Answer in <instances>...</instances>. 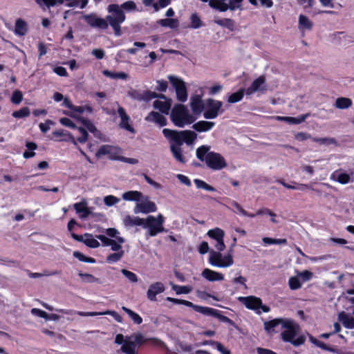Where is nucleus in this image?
<instances>
[{
	"instance_id": "nucleus-1",
	"label": "nucleus",
	"mask_w": 354,
	"mask_h": 354,
	"mask_svg": "<svg viewBox=\"0 0 354 354\" xmlns=\"http://www.w3.org/2000/svg\"><path fill=\"white\" fill-rule=\"evenodd\" d=\"M105 234H99L94 236L92 234L85 233L82 237V243L91 248H97L100 243L97 239L102 242L103 247L109 246L114 252L109 254L106 257V262L114 263L120 261L124 255V251L122 249V244L125 242L124 238L120 236L119 231L110 227L104 230Z\"/></svg>"
},
{
	"instance_id": "nucleus-2",
	"label": "nucleus",
	"mask_w": 354,
	"mask_h": 354,
	"mask_svg": "<svg viewBox=\"0 0 354 354\" xmlns=\"http://www.w3.org/2000/svg\"><path fill=\"white\" fill-rule=\"evenodd\" d=\"M210 147L203 145L196 149V157L205 161L207 166L213 170H221L227 167L225 158L218 153L210 151Z\"/></svg>"
},
{
	"instance_id": "nucleus-3",
	"label": "nucleus",
	"mask_w": 354,
	"mask_h": 354,
	"mask_svg": "<svg viewBox=\"0 0 354 354\" xmlns=\"http://www.w3.org/2000/svg\"><path fill=\"white\" fill-rule=\"evenodd\" d=\"M281 329L282 330L281 337L283 342H290L295 346L304 344L306 338L304 335L297 336L300 327L292 319L285 318Z\"/></svg>"
},
{
	"instance_id": "nucleus-4",
	"label": "nucleus",
	"mask_w": 354,
	"mask_h": 354,
	"mask_svg": "<svg viewBox=\"0 0 354 354\" xmlns=\"http://www.w3.org/2000/svg\"><path fill=\"white\" fill-rule=\"evenodd\" d=\"M109 15L106 17V22L113 28L115 35H122L121 24L126 20L124 12L121 9L120 5L116 3L109 4L107 7Z\"/></svg>"
},
{
	"instance_id": "nucleus-5",
	"label": "nucleus",
	"mask_w": 354,
	"mask_h": 354,
	"mask_svg": "<svg viewBox=\"0 0 354 354\" xmlns=\"http://www.w3.org/2000/svg\"><path fill=\"white\" fill-rule=\"evenodd\" d=\"M162 133L166 138L172 142L176 146H181L183 142L191 145L196 139V133L192 131H175L164 129Z\"/></svg>"
},
{
	"instance_id": "nucleus-6",
	"label": "nucleus",
	"mask_w": 354,
	"mask_h": 354,
	"mask_svg": "<svg viewBox=\"0 0 354 354\" xmlns=\"http://www.w3.org/2000/svg\"><path fill=\"white\" fill-rule=\"evenodd\" d=\"M170 118L175 126L181 128L193 123L195 120V118L183 104H177L174 106Z\"/></svg>"
},
{
	"instance_id": "nucleus-7",
	"label": "nucleus",
	"mask_w": 354,
	"mask_h": 354,
	"mask_svg": "<svg viewBox=\"0 0 354 354\" xmlns=\"http://www.w3.org/2000/svg\"><path fill=\"white\" fill-rule=\"evenodd\" d=\"M164 222L165 218L161 214H159L156 217L149 216L146 218H144L142 227L147 229V233L150 236H155L158 233L165 231L163 227Z\"/></svg>"
},
{
	"instance_id": "nucleus-8",
	"label": "nucleus",
	"mask_w": 354,
	"mask_h": 354,
	"mask_svg": "<svg viewBox=\"0 0 354 354\" xmlns=\"http://www.w3.org/2000/svg\"><path fill=\"white\" fill-rule=\"evenodd\" d=\"M221 251L210 250L209 263L215 267L227 268L234 264V260L231 254L223 255Z\"/></svg>"
},
{
	"instance_id": "nucleus-9",
	"label": "nucleus",
	"mask_w": 354,
	"mask_h": 354,
	"mask_svg": "<svg viewBox=\"0 0 354 354\" xmlns=\"http://www.w3.org/2000/svg\"><path fill=\"white\" fill-rule=\"evenodd\" d=\"M238 300L247 308L256 311L257 314L270 311V308L263 305L262 300L259 297L255 296L239 297Z\"/></svg>"
},
{
	"instance_id": "nucleus-10",
	"label": "nucleus",
	"mask_w": 354,
	"mask_h": 354,
	"mask_svg": "<svg viewBox=\"0 0 354 354\" xmlns=\"http://www.w3.org/2000/svg\"><path fill=\"white\" fill-rule=\"evenodd\" d=\"M223 102L214 99H207L205 104L203 116L205 119H214L223 112Z\"/></svg>"
},
{
	"instance_id": "nucleus-11",
	"label": "nucleus",
	"mask_w": 354,
	"mask_h": 354,
	"mask_svg": "<svg viewBox=\"0 0 354 354\" xmlns=\"http://www.w3.org/2000/svg\"><path fill=\"white\" fill-rule=\"evenodd\" d=\"M115 343L122 344L121 351L125 354H137L138 346L133 342L131 337H124L122 334H118L115 339Z\"/></svg>"
},
{
	"instance_id": "nucleus-12",
	"label": "nucleus",
	"mask_w": 354,
	"mask_h": 354,
	"mask_svg": "<svg viewBox=\"0 0 354 354\" xmlns=\"http://www.w3.org/2000/svg\"><path fill=\"white\" fill-rule=\"evenodd\" d=\"M55 310L57 312L62 313H64L66 315H78L82 316V317H88V316L93 317V316L102 315H111L114 317V319L118 322H122V321L121 316L118 313H117L115 311H111V310H106L105 312H100V313L75 311V310H71V309H69V310L55 309Z\"/></svg>"
},
{
	"instance_id": "nucleus-13",
	"label": "nucleus",
	"mask_w": 354,
	"mask_h": 354,
	"mask_svg": "<svg viewBox=\"0 0 354 354\" xmlns=\"http://www.w3.org/2000/svg\"><path fill=\"white\" fill-rule=\"evenodd\" d=\"M168 79L175 88L178 100L185 102L187 100V92L185 82L174 75H169Z\"/></svg>"
},
{
	"instance_id": "nucleus-14",
	"label": "nucleus",
	"mask_w": 354,
	"mask_h": 354,
	"mask_svg": "<svg viewBox=\"0 0 354 354\" xmlns=\"http://www.w3.org/2000/svg\"><path fill=\"white\" fill-rule=\"evenodd\" d=\"M156 210V205L154 202L150 201L148 196L144 198L142 197L140 201L136 203L133 209L135 214H149L155 212Z\"/></svg>"
},
{
	"instance_id": "nucleus-15",
	"label": "nucleus",
	"mask_w": 354,
	"mask_h": 354,
	"mask_svg": "<svg viewBox=\"0 0 354 354\" xmlns=\"http://www.w3.org/2000/svg\"><path fill=\"white\" fill-rule=\"evenodd\" d=\"M207 235L216 241L214 247L218 251H223L225 249V245L223 241L225 232L222 229L215 227L209 230L207 232Z\"/></svg>"
},
{
	"instance_id": "nucleus-16",
	"label": "nucleus",
	"mask_w": 354,
	"mask_h": 354,
	"mask_svg": "<svg viewBox=\"0 0 354 354\" xmlns=\"http://www.w3.org/2000/svg\"><path fill=\"white\" fill-rule=\"evenodd\" d=\"M120 153L121 151L119 148L109 145H104L100 147L95 155L97 158L109 155L110 159L119 160L121 156Z\"/></svg>"
},
{
	"instance_id": "nucleus-17",
	"label": "nucleus",
	"mask_w": 354,
	"mask_h": 354,
	"mask_svg": "<svg viewBox=\"0 0 354 354\" xmlns=\"http://www.w3.org/2000/svg\"><path fill=\"white\" fill-rule=\"evenodd\" d=\"M86 22L93 28H97L106 30L109 27V24L106 22V18L103 19L99 17L96 14L86 15L83 17Z\"/></svg>"
},
{
	"instance_id": "nucleus-18",
	"label": "nucleus",
	"mask_w": 354,
	"mask_h": 354,
	"mask_svg": "<svg viewBox=\"0 0 354 354\" xmlns=\"http://www.w3.org/2000/svg\"><path fill=\"white\" fill-rule=\"evenodd\" d=\"M266 91V77L264 75H260L255 79L252 82L251 85L245 90V93L248 95H250L255 92L264 93Z\"/></svg>"
},
{
	"instance_id": "nucleus-19",
	"label": "nucleus",
	"mask_w": 354,
	"mask_h": 354,
	"mask_svg": "<svg viewBox=\"0 0 354 354\" xmlns=\"http://www.w3.org/2000/svg\"><path fill=\"white\" fill-rule=\"evenodd\" d=\"M127 95L133 100L138 101H148L156 98L158 94L155 92L147 91L143 93L138 90L130 88L127 91Z\"/></svg>"
},
{
	"instance_id": "nucleus-20",
	"label": "nucleus",
	"mask_w": 354,
	"mask_h": 354,
	"mask_svg": "<svg viewBox=\"0 0 354 354\" xmlns=\"http://www.w3.org/2000/svg\"><path fill=\"white\" fill-rule=\"evenodd\" d=\"M156 97H158V100H155L153 103L154 109H158L162 113L168 114L171 109V100L167 99L162 94H158Z\"/></svg>"
},
{
	"instance_id": "nucleus-21",
	"label": "nucleus",
	"mask_w": 354,
	"mask_h": 354,
	"mask_svg": "<svg viewBox=\"0 0 354 354\" xmlns=\"http://www.w3.org/2000/svg\"><path fill=\"white\" fill-rule=\"evenodd\" d=\"M118 113L120 118V122L119 123V127L121 129H124L131 133H135V130L133 127L130 124V117L127 115L125 109L122 106H118Z\"/></svg>"
},
{
	"instance_id": "nucleus-22",
	"label": "nucleus",
	"mask_w": 354,
	"mask_h": 354,
	"mask_svg": "<svg viewBox=\"0 0 354 354\" xmlns=\"http://www.w3.org/2000/svg\"><path fill=\"white\" fill-rule=\"evenodd\" d=\"M200 313L205 315H211L212 317L218 318L221 322L227 323L231 326L234 325V322L232 319H230L226 316L221 315L219 310L216 309L202 306L200 310Z\"/></svg>"
},
{
	"instance_id": "nucleus-23",
	"label": "nucleus",
	"mask_w": 354,
	"mask_h": 354,
	"mask_svg": "<svg viewBox=\"0 0 354 354\" xmlns=\"http://www.w3.org/2000/svg\"><path fill=\"white\" fill-rule=\"evenodd\" d=\"M165 287L162 282L157 281L151 283L147 292V299L151 301H156V295L163 292Z\"/></svg>"
},
{
	"instance_id": "nucleus-24",
	"label": "nucleus",
	"mask_w": 354,
	"mask_h": 354,
	"mask_svg": "<svg viewBox=\"0 0 354 354\" xmlns=\"http://www.w3.org/2000/svg\"><path fill=\"white\" fill-rule=\"evenodd\" d=\"M201 275L209 281H219L224 279V276L223 274L209 268L204 269L201 273Z\"/></svg>"
},
{
	"instance_id": "nucleus-25",
	"label": "nucleus",
	"mask_w": 354,
	"mask_h": 354,
	"mask_svg": "<svg viewBox=\"0 0 354 354\" xmlns=\"http://www.w3.org/2000/svg\"><path fill=\"white\" fill-rule=\"evenodd\" d=\"M330 180L337 181L340 184L345 185L351 182V175L342 172L340 170H336L332 173L330 177Z\"/></svg>"
},
{
	"instance_id": "nucleus-26",
	"label": "nucleus",
	"mask_w": 354,
	"mask_h": 354,
	"mask_svg": "<svg viewBox=\"0 0 354 354\" xmlns=\"http://www.w3.org/2000/svg\"><path fill=\"white\" fill-rule=\"evenodd\" d=\"M309 116L308 113L301 115L297 118L287 116H275L274 119L278 121L286 122L291 124H299L306 120Z\"/></svg>"
},
{
	"instance_id": "nucleus-27",
	"label": "nucleus",
	"mask_w": 354,
	"mask_h": 354,
	"mask_svg": "<svg viewBox=\"0 0 354 354\" xmlns=\"http://www.w3.org/2000/svg\"><path fill=\"white\" fill-rule=\"evenodd\" d=\"M337 319L342 322L344 328L348 329L354 328V317L346 313L344 311L338 313Z\"/></svg>"
},
{
	"instance_id": "nucleus-28",
	"label": "nucleus",
	"mask_w": 354,
	"mask_h": 354,
	"mask_svg": "<svg viewBox=\"0 0 354 354\" xmlns=\"http://www.w3.org/2000/svg\"><path fill=\"white\" fill-rule=\"evenodd\" d=\"M190 106L194 113H201L204 111L205 104L200 95H194L190 99Z\"/></svg>"
},
{
	"instance_id": "nucleus-29",
	"label": "nucleus",
	"mask_w": 354,
	"mask_h": 354,
	"mask_svg": "<svg viewBox=\"0 0 354 354\" xmlns=\"http://www.w3.org/2000/svg\"><path fill=\"white\" fill-rule=\"evenodd\" d=\"M87 203L85 200L82 201L80 203H75L73 207L77 214H80V218H86L91 213L89 209L86 206Z\"/></svg>"
},
{
	"instance_id": "nucleus-30",
	"label": "nucleus",
	"mask_w": 354,
	"mask_h": 354,
	"mask_svg": "<svg viewBox=\"0 0 354 354\" xmlns=\"http://www.w3.org/2000/svg\"><path fill=\"white\" fill-rule=\"evenodd\" d=\"M145 120L148 122L156 123L160 127H163L167 124L166 118L160 113L155 111H151L149 113V115L145 118Z\"/></svg>"
},
{
	"instance_id": "nucleus-31",
	"label": "nucleus",
	"mask_w": 354,
	"mask_h": 354,
	"mask_svg": "<svg viewBox=\"0 0 354 354\" xmlns=\"http://www.w3.org/2000/svg\"><path fill=\"white\" fill-rule=\"evenodd\" d=\"M285 318H277L270 321L265 322L263 324L264 329L268 333H272L275 332V328L278 326H281V328L283 326V322Z\"/></svg>"
},
{
	"instance_id": "nucleus-32",
	"label": "nucleus",
	"mask_w": 354,
	"mask_h": 354,
	"mask_svg": "<svg viewBox=\"0 0 354 354\" xmlns=\"http://www.w3.org/2000/svg\"><path fill=\"white\" fill-rule=\"evenodd\" d=\"M144 218L138 216H126L123 219V223L125 227H131L133 226H142L144 224Z\"/></svg>"
},
{
	"instance_id": "nucleus-33",
	"label": "nucleus",
	"mask_w": 354,
	"mask_h": 354,
	"mask_svg": "<svg viewBox=\"0 0 354 354\" xmlns=\"http://www.w3.org/2000/svg\"><path fill=\"white\" fill-rule=\"evenodd\" d=\"M170 151L174 158L180 163H185L186 160L183 153L181 146H176L174 144H170Z\"/></svg>"
},
{
	"instance_id": "nucleus-34",
	"label": "nucleus",
	"mask_w": 354,
	"mask_h": 354,
	"mask_svg": "<svg viewBox=\"0 0 354 354\" xmlns=\"http://www.w3.org/2000/svg\"><path fill=\"white\" fill-rule=\"evenodd\" d=\"M214 125L215 123L214 122L201 120L195 123L192 127L198 132H203L209 131Z\"/></svg>"
},
{
	"instance_id": "nucleus-35",
	"label": "nucleus",
	"mask_w": 354,
	"mask_h": 354,
	"mask_svg": "<svg viewBox=\"0 0 354 354\" xmlns=\"http://www.w3.org/2000/svg\"><path fill=\"white\" fill-rule=\"evenodd\" d=\"M71 111H73V112L68 113V112L64 111V113L66 115H68L72 118H77L75 113H82L84 111H87L91 113L93 112V109L88 105H85V106H74L73 105V108H72ZM78 119L81 120L82 118H78Z\"/></svg>"
},
{
	"instance_id": "nucleus-36",
	"label": "nucleus",
	"mask_w": 354,
	"mask_h": 354,
	"mask_svg": "<svg viewBox=\"0 0 354 354\" xmlns=\"http://www.w3.org/2000/svg\"><path fill=\"white\" fill-rule=\"evenodd\" d=\"M166 300L171 301L175 304H183L187 307L192 308L194 310H196V312H198V313H200L201 308L202 307L201 306L195 305L192 302L187 301V300L179 299L169 297H167Z\"/></svg>"
},
{
	"instance_id": "nucleus-37",
	"label": "nucleus",
	"mask_w": 354,
	"mask_h": 354,
	"mask_svg": "<svg viewBox=\"0 0 354 354\" xmlns=\"http://www.w3.org/2000/svg\"><path fill=\"white\" fill-rule=\"evenodd\" d=\"M28 30L27 24L21 19H17L15 26V33L19 36H24Z\"/></svg>"
},
{
	"instance_id": "nucleus-38",
	"label": "nucleus",
	"mask_w": 354,
	"mask_h": 354,
	"mask_svg": "<svg viewBox=\"0 0 354 354\" xmlns=\"http://www.w3.org/2000/svg\"><path fill=\"white\" fill-rule=\"evenodd\" d=\"M142 196V193L138 191H129L124 192L122 195V198L123 200L128 201H136L137 203L140 201Z\"/></svg>"
},
{
	"instance_id": "nucleus-39",
	"label": "nucleus",
	"mask_w": 354,
	"mask_h": 354,
	"mask_svg": "<svg viewBox=\"0 0 354 354\" xmlns=\"http://www.w3.org/2000/svg\"><path fill=\"white\" fill-rule=\"evenodd\" d=\"M203 2L209 1V6L215 9H217L220 11H226L227 10V0H201Z\"/></svg>"
},
{
	"instance_id": "nucleus-40",
	"label": "nucleus",
	"mask_w": 354,
	"mask_h": 354,
	"mask_svg": "<svg viewBox=\"0 0 354 354\" xmlns=\"http://www.w3.org/2000/svg\"><path fill=\"white\" fill-rule=\"evenodd\" d=\"M231 205L232 207H233L232 209V210L234 212V213H237V214H239L242 216H248V217H250V218H253L255 216V215L254 214H251V213H248V212H246L243 207L242 206L239 204L236 201H231Z\"/></svg>"
},
{
	"instance_id": "nucleus-41",
	"label": "nucleus",
	"mask_w": 354,
	"mask_h": 354,
	"mask_svg": "<svg viewBox=\"0 0 354 354\" xmlns=\"http://www.w3.org/2000/svg\"><path fill=\"white\" fill-rule=\"evenodd\" d=\"M162 27H169L175 29L179 26V21L177 19H162L157 21Z\"/></svg>"
},
{
	"instance_id": "nucleus-42",
	"label": "nucleus",
	"mask_w": 354,
	"mask_h": 354,
	"mask_svg": "<svg viewBox=\"0 0 354 354\" xmlns=\"http://www.w3.org/2000/svg\"><path fill=\"white\" fill-rule=\"evenodd\" d=\"M313 22L305 15H300L299 17V28L300 30H311Z\"/></svg>"
},
{
	"instance_id": "nucleus-43",
	"label": "nucleus",
	"mask_w": 354,
	"mask_h": 354,
	"mask_svg": "<svg viewBox=\"0 0 354 354\" xmlns=\"http://www.w3.org/2000/svg\"><path fill=\"white\" fill-rule=\"evenodd\" d=\"M351 105H352V100L349 98L343 97L337 98L335 103V106L337 109H348V108L351 107Z\"/></svg>"
},
{
	"instance_id": "nucleus-44",
	"label": "nucleus",
	"mask_w": 354,
	"mask_h": 354,
	"mask_svg": "<svg viewBox=\"0 0 354 354\" xmlns=\"http://www.w3.org/2000/svg\"><path fill=\"white\" fill-rule=\"evenodd\" d=\"M312 140L315 142L319 143L321 145L328 146L330 145H334L335 146L338 145L337 141L334 138H313Z\"/></svg>"
},
{
	"instance_id": "nucleus-45",
	"label": "nucleus",
	"mask_w": 354,
	"mask_h": 354,
	"mask_svg": "<svg viewBox=\"0 0 354 354\" xmlns=\"http://www.w3.org/2000/svg\"><path fill=\"white\" fill-rule=\"evenodd\" d=\"M122 310L123 311H124L129 315V317L132 319V321L135 324H140L142 322V317L138 314L136 313L131 309H129L125 306H122Z\"/></svg>"
},
{
	"instance_id": "nucleus-46",
	"label": "nucleus",
	"mask_w": 354,
	"mask_h": 354,
	"mask_svg": "<svg viewBox=\"0 0 354 354\" xmlns=\"http://www.w3.org/2000/svg\"><path fill=\"white\" fill-rule=\"evenodd\" d=\"M102 73L111 79L126 80L128 78V74L124 72L113 73L108 70L103 71Z\"/></svg>"
},
{
	"instance_id": "nucleus-47",
	"label": "nucleus",
	"mask_w": 354,
	"mask_h": 354,
	"mask_svg": "<svg viewBox=\"0 0 354 354\" xmlns=\"http://www.w3.org/2000/svg\"><path fill=\"white\" fill-rule=\"evenodd\" d=\"M245 89L241 88L237 92L231 94L227 99L229 103H236L241 101L244 95Z\"/></svg>"
},
{
	"instance_id": "nucleus-48",
	"label": "nucleus",
	"mask_w": 354,
	"mask_h": 354,
	"mask_svg": "<svg viewBox=\"0 0 354 354\" xmlns=\"http://www.w3.org/2000/svg\"><path fill=\"white\" fill-rule=\"evenodd\" d=\"M60 274H61V272L59 270H55L53 272L44 270L42 273L31 272L29 274V277L30 278L35 279V278H39V277H50V276H53V275H58Z\"/></svg>"
},
{
	"instance_id": "nucleus-49",
	"label": "nucleus",
	"mask_w": 354,
	"mask_h": 354,
	"mask_svg": "<svg viewBox=\"0 0 354 354\" xmlns=\"http://www.w3.org/2000/svg\"><path fill=\"white\" fill-rule=\"evenodd\" d=\"M194 182L198 189H203L209 192L216 191L214 187L201 179H194Z\"/></svg>"
},
{
	"instance_id": "nucleus-50",
	"label": "nucleus",
	"mask_w": 354,
	"mask_h": 354,
	"mask_svg": "<svg viewBox=\"0 0 354 354\" xmlns=\"http://www.w3.org/2000/svg\"><path fill=\"white\" fill-rule=\"evenodd\" d=\"M120 7H121V9L122 10H126L127 12L137 10L136 3L133 1H131V0L125 1L124 3L121 4L120 6Z\"/></svg>"
},
{
	"instance_id": "nucleus-51",
	"label": "nucleus",
	"mask_w": 354,
	"mask_h": 354,
	"mask_svg": "<svg viewBox=\"0 0 354 354\" xmlns=\"http://www.w3.org/2000/svg\"><path fill=\"white\" fill-rule=\"evenodd\" d=\"M30 109L28 107H23L18 111L12 113V116L15 118H22L30 115Z\"/></svg>"
},
{
	"instance_id": "nucleus-52",
	"label": "nucleus",
	"mask_w": 354,
	"mask_h": 354,
	"mask_svg": "<svg viewBox=\"0 0 354 354\" xmlns=\"http://www.w3.org/2000/svg\"><path fill=\"white\" fill-rule=\"evenodd\" d=\"M288 285L291 290H297L301 287V283L298 277H292L289 279Z\"/></svg>"
},
{
	"instance_id": "nucleus-53",
	"label": "nucleus",
	"mask_w": 354,
	"mask_h": 354,
	"mask_svg": "<svg viewBox=\"0 0 354 354\" xmlns=\"http://www.w3.org/2000/svg\"><path fill=\"white\" fill-rule=\"evenodd\" d=\"M215 23L219 26L227 27L232 30L234 28V21L230 19H215Z\"/></svg>"
},
{
	"instance_id": "nucleus-54",
	"label": "nucleus",
	"mask_w": 354,
	"mask_h": 354,
	"mask_svg": "<svg viewBox=\"0 0 354 354\" xmlns=\"http://www.w3.org/2000/svg\"><path fill=\"white\" fill-rule=\"evenodd\" d=\"M78 275L82 278L84 283H95L98 281L96 277L91 274L80 272Z\"/></svg>"
},
{
	"instance_id": "nucleus-55",
	"label": "nucleus",
	"mask_w": 354,
	"mask_h": 354,
	"mask_svg": "<svg viewBox=\"0 0 354 354\" xmlns=\"http://www.w3.org/2000/svg\"><path fill=\"white\" fill-rule=\"evenodd\" d=\"M121 272L129 281L132 283H136L138 281V277L133 272H131L126 269H122L121 270Z\"/></svg>"
},
{
	"instance_id": "nucleus-56",
	"label": "nucleus",
	"mask_w": 354,
	"mask_h": 354,
	"mask_svg": "<svg viewBox=\"0 0 354 354\" xmlns=\"http://www.w3.org/2000/svg\"><path fill=\"white\" fill-rule=\"evenodd\" d=\"M120 201V198L113 196L109 195L104 198V203L106 206L111 207L117 204Z\"/></svg>"
},
{
	"instance_id": "nucleus-57",
	"label": "nucleus",
	"mask_w": 354,
	"mask_h": 354,
	"mask_svg": "<svg viewBox=\"0 0 354 354\" xmlns=\"http://www.w3.org/2000/svg\"><path fill=\"white\" fill-rule=\"evenodd\" d=\"M202 22L196 14H192L191 16V27L196 29L202 26Z\"/></svg>"
},
{
	"instance_id": "nucleus-58",
	"label": "nucleus",
	"mask_w": 354,
	"mask_h": 354,
	"mask_svg": "<svg viewBox=\"0 0 354 354\" xmlns=\"http://www.w3.org/2000/svg\"><path fill=\"white\" fill-rule=\"evenodd\" d=\"M22 100H23L22 93L19 90L15 91L12 95L11 102L13 104H19V103H21Z\"/></svg>"
},
{
	"instance_id": "nucleus-59",
	"label": "nucleus",
	"mask_w": 354,
	"mask_h": 354,
	"mask_svg": "<svg viewBox=\"0 0 354 354\" xmlns=\"http://www.w3.org/2000/svg\"><path fill=\"white\" fill-rule=\"evenodd\" d=\"M174 290L176 291V294H188L191 292L192 288L189 286H180L177 285H174L172 286Z\"/></svg>"
},
{
	"instance_id": "nucleus-60",
	"label": "nucleus",
	"mask_w": 354,
	"mask_h": 354,
	"mask_svg": "<svg viewBox=\"0 0 354 354\" xmlns=\"http://www.w3.org/2000/svg\"><path fill=\"white\" fill-rule=\"evenodd\" d=\"M294 138L296 140L302 142L308 139L312 140V136L310 134L305 133V132H297L294 135Z\"/></svg>"
},
{
	"instance_id": "nucleus-61",
	"label": "nucleus",
	"mask_w": 354,
	"mask_h": 354,
	"mask_svg": "<svg viewBox=\"0 0 354 354\" xmlns=\"http://www.w3.org/2000/svg\"><path fill=\"white\" fill-rule=\"evenodd\" d=\"M171 3V0H158L157 3L153 4L155 11H158L160 8H165Z\"/></svg>"
},
{
	"instance_id": "nucleus-62",
	"label": "nucleus",
	"mask_w": 354,
	"mask_h": 354,
	"mask_svg": "<svg viewBox=\"0 0 354 354\" xmlns=\"http://www.w3.org/2000/svg\"><path fill=\"white\" fill-rule=\"evenodd\" d=\"M309 339L310 341L315 345H316L317 346H318L319 348H321L324 350H326V351H329L330 349L328 348V347L327 346V345L326 344H324V342H320L319 340H317L316 338H315L314 337L310 335L309 336Z\"/></svg>"
},
{
	"instance_id": "nucleus-63",
	"label": "nucleus",
	"mask_w": 354,
	"mask_h": 354,
	"mask_svg": "<svg viewBox=\"0 0 354 354\" xmlns=\"http://www.w3.org/2000/svg\"><path fill=\"white\" fill-rule=\"evenodd\" d=\"M31 313L35 316L44 318L46 320L48 319V314L46 312L39 308H32L31 310Z\"/></svg>"
},
{
	"instance_id": "nucleus-64",
	"label": "nucleus",
	"mask_w": 354,
	"mask_h": 354,
	"mask_svg": "<svg viewBox=\"0 0 354 354\" xmlns=\"http://www.w3.org/2000/svg\"><path fill=\"white\" fill-rule=\"evenodd\" d=\"M242 1L243 0H229V2L227 3V10L230 9L231 10H234L239 8L241 6Z\"/></svg>"
}]
</instances>
